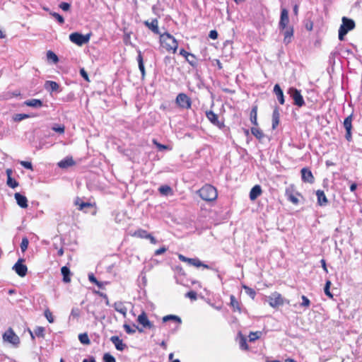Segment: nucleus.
I'll return each mask as SVG.
<instances>
[{"label":"nucleus","mask_w":362,"mask_h":362,"mask_svg":"<svg viewBox=\"0 0 362 362\" xmlns=\"http://www.w3.org/2000/svg\"><path fill=\"white\" fill-rule=\"evenodd\" d=\"M160 43L168 51L175 53L178 47L177 40L169 33L165 32L160 35Z\"/></svg>","instance_id":"f257e3e1"},{"label":"nucleus","mask_w":362,"mask_h":362,"mask_svg":"<svg viewBox=\"0 0 362 362\" xmlns=\"http://www.w3.org/2000/svg\"><path fill=\"white\" fill-rule=\"evenodd\" d=\"M199 197L204 201L212 202L216 199L218 193L216 189L211 185H205L197 192Z\"/></svg>","instance_id":"f03ea898"},{"label":"nucleus","mask_w":362,"mask_h":362,"mask_svg":"<svg viewBox=\"0 0 362 362\" xmlns=\"http://www.w3.org/2000/svg\"><path fill=\"white\" fill-rule=\"evenodd\" d=\"M342 23L339 29V40L342 41L344 36L355 28V22L351 18L343 17L341 19Z\"/></svg>","instance_id":"7ed1b4c3"},{"label":"nucleus","mask_w":362,"mask_h":362,"mask_svg":"<svg viewBox=\"0 0 362 362\" xmlns=\"http://www.w3.org/2000/svg\"><path fill=\"white\" fill-rule=\"evenodd\" d=\"M287 93L293 100V105L301 107L305 105V100L300 91L296 88L291 87L287 90Z\"/></svg>","instance_id":"20e7f679"},{"label":"nucleus","mask_w":362,"mask_h":362,"mask_svg":"<svg viewBox=\"0 0 362 362\" xmlns=\"http://www.w3.org/2000/svg\"><path fill=\"white\" fill-rule=\"evenodd\" d=\"M175 103L181 109L189 110L192 107L191 98L184 93H180L177 95Z\"/></svg>","instance_id":"39448f33"},{"label":"nucleus","mask_w":362,"mask_h":362,"mask_svg":"<svg viewBox=\"0 0 362 362\" xmlns=\"http://www.w3.org/2000/svg\"><path fill=\"white\" fill-rule=\"evenodd\" d=\"M90 34L82 35L78 33H73L69 35V40L77 45L81 46L89 42Z\"/></svg>","instance_id":"423d86ee"},{"label":"nucleus","mask_w":362,"mask_h":362,"mask_svg":"<svg viewBox=\"0 0 362 362\" xmlns=\"http://www.w3.org/2000/svg\"><path fill=\"white\" fill-rule=\"evenodd\" d=\"M3 339L16 346L20 344V339L11 328H8L3 334Z\"/></svg>","instance_id":"0eeeda50"},{"label":"nucleus","mask_w":362,"mask_h":362,"mask_svg":"<svg viewBox=\"0 0 362 362\" xmlns=\"http://www.w3.org/2000/svg\"><path fill=\"white\" fill-rule=\"evenodd\" d=\"M206 117L213 125L217 127L218 129H222L225 127L223 121H220L218 115L214 113L212 110L206 111Z\"/></svg>","instance_id":"6e6552de"},{"label":"nucleus","mask_w":362,"mask_h":362,"mask_svg":"<svg viewBox=\"0 0 362 362\" xmlns=\"http://www.w3.org/2000/svg\"><path fill=\"white\" fill-rule=\"evenodd\" d=\"M353 114L346 117L343 122V126L346 129L345 138L348 141L352 140L351 129H352Z\"/></svg>","instance_id":"1a4fd4ad"},{"label":"nucleus","mask_w":362,"mask_h":362,"mask_svg":"<svg viewBox=\"0 0 362 362\" xmlns=\"http://www.w3.org/2000/svg\"><path fill=\"white\" fill-rule=\"evenodd\" d=\"M178 258L180 261L187 262L189 265L194 266L196 267H203L204 268L209 269L207 264L202 262L198 258H188L182 255H179Z\"/></svg>","instance_id":"9d476101"},{"label":"nucleus","mask_w":362,"mask_h":362,"mask_svg":"<svg viewBox=\"0 0 362 362\" xmlns=\"http://www.w3.org/2000/svg\"><path fill=\"white\" fill-rule=\"evenodd\" d=\"M24 259L20 258L16 263L13 266V270L21 277H24L28 272V267L25 264H23Z\"/></svg>","instance_id":"9b49d317"},{"label":"nucleus","mask_w":362,"mask_h":362,"mask_svg":"<svg viewBox=\"0 0 362 362\" xmlns=\"http://www.w3.org/2000/svg\"><path fill=\"white\" fill-rule=\"evenodd\" d=\"M289 23L288 11L286 8H283L281 11L280 21L279 23V28L280 30H284Z\"/></svg>","instance_id":"f8f14e48"},{"label":"nucleus","mask_w":362,"mask_h":362,"mask_svg":"<svg viewBox=\"0 0 362 362\" xmlns=\"http://www.w3.org/2000/svg\"><path fill=\"white\" fill-rule=\"evenodd\" d=\"M268 303L270 306L276 308L282 305L284 301L281 295L277 292H274L268 296Z\"/></svg>","instance_id":"ddd939ff"},{"label":"nucleus","mask_w":362,"mask_h":362,"mask_svg":"<svg viewBox=\"0 0 362 362\" xmlns=\"http://www.w3.org/2000/svg\"><path fill=\"white\" fill-rule=\"evenodd\" d=\"M137 322L144 328L153 329L154 325L148 320L145 312H142L137 318Z\"/></svg>","instance_id":"4468645a"},{"label":"nucleus","mask_w":362,"mask_h":362,"mask_svg":"<svg viewBox=\"0 0 362 362\" xmlns=\"http://www.w3.org/2000/svg\"><path fill=\"white\" fill-rule=\"evenodd\" d=\"M303 182L313 184L315 182L314 176L311 170L308 168H303L300 170Z\"/></svg>","instance_id":"2eb2a0df"},{"label":"nucleus","mask_w":362,"mask_h":362,"mask_svg":"<svg viewBox=\"0 0 362 362\" xmlns=\"http://www.w3.org/2000/svg\"><path fill=\"white\" fill-rule=\"evenodd\" d=\"M180 54L184 57L192 66L196 67L197 66V62L194 54L185 51L184 49L180 50Z\"/></svg>","instance_id":"dca6fc26"},{"label":"nucleus","mask_w":362,"mask_h":362,"mask_svg":"<svg viewBox=\"0 0 362 362\" xmlns=\"http://www.w3.org/2000/svg\"><path fill=\"white\" fill-rule=\"evenodd\" d=\"M144 24L154 34L159 35L161 34L158 28V21L157 18L152 19L151 22H149L148 21H145L144 22Z\"/></svg>","instance_id":"f3484780"},{"label":"nucleus","mask_w":362,"mask_h":362,"mask_svg":"<svg viewBox=\"0 0 362 362\" xmlns=\"http://www.w3.org/2000/svg\"><path fill=\"white\" fill-rule=\"evenodd\" d=\"M284 35V43L285 45L289 44L293 37V28L292 26L286 27L284 30H281Z\"/></svg>","instance_id":"a211bd4d"},{"label":"nucleus","mask_w":362,"mask_h":362,"mask_svg":"<svg viewBox=\"0 0 362 362\" xmlns=\"http://www.w3.org/2000/svg\"><path fill=\"white\" fill-rule=\"evenodd\" d=\"M111 342L115 345L118 351H123L127 347V345L123 343L122 340L118 336H112L110 337Z\"/></svg>","instance_id":"6ab92c4d"},{"label":"nucleus","mask_w":362,"mask_h":362,"mask_svg":"<svg viewBox=\"0 0 362 362\" xmlns=\"http://www.w3.org/2000/svg\"><path fill=\"white\" fill-rule=\"evenodd\" d=\"M6 173L7 175V181H6L7 185L13 189L17 187L19 184L15 179L12 178V177H11L12 173H13L12 169H11V168L6 169Z\"/></svg>","instance_id":"aec40b11"},{"label":"nucleus","mask_w":362,"mask_h":362,"mask_svg":"<svg viewBox=\"0 0 362 362\" xmlns=\"http://www.w3.org/2000/svg\"><path fill=\"white\" fill-rule=\"evenodd\" d=\"M44 87L47 91L50 93L60 91L59 85L57 82L53 81H45Z\"/></svg>","instance_id":"412c9836"},{"label":"nucleus","mask_w":362,"mask_h":362,"mask_svg":"<svg viewBox=\"0 0 362 362\" xmlns=\"http://www.w3.org/2000/svg\"><path fill=\"white\" fill-rule=\"evenodd\" d=\"M14 197L19 206L23 209L28 207V199L25 196L17 192L14 194Z\"/></svg>","instance_id":"4be33fe9"},{"label":"nucleus","mask_w":362,"mask_h":362,"mask_svg":"<svg viewBox=\"0 0 362 362\" xmlns=\"http://www.w3.org/2000/svg\"><path fill=\"white\" fill-rule=\"evenodd\" d=\"M172 320L175 322H176V326L175 327L174 329L177 330L180 327V324L182 323V320L180 317L174 315H168L166 316H164L163 317V322H166L168 321Z\"/></svg>","instance_id":"5701e85b"},{"label":"nucleus","mask_w":362,"mask_h":362,"mask_svg":"<svg viewBox=\"0 0 362 362\" xmlns=\"http://www.w3.org/2000/svg\"><path fill=\"white\" fill-rule=\"evenodd\" d=\"M280 112L279 107L276 106L272 113V129H275L279 124Z\"/></svg>","instance_id":"b1692460"},{"label":"nucleus","mask_w":362,"mask_h":362,"mask_svg":"<svg viewBox=\"0 0 362 362\" xmlns=\"http://www.w3.org/2000/svg\"><path fill=\"white\" fill-rule=\"evenodd\" d=\"M262 190L259 185H255L250 192V199L252 201L255 200L258 197L262 194Z\"/></svg>","instance_id":"393cba45"},{"label":"nucleus","mask_w":362,"mask_h":362,"mask_svg":"<svg viewBox=\"0 0 362 362\" xmlns=\"http://www.w3.org/2000/svg\"><path fill=\"white\" fill-rule=\"evenodd\" d=\"M316 196L317 198V204L320 206H325L328 203V200L325 196L324 191L318 189L316 191Z\"/></svg>","instance_id":"a878e982"},{"label":"nucleus","mask_w":362,"mask_h":362,"mask_svg":"<svg viewBox=\"0 0 362 362\" xmlns=\"http://www.w3.org/2000/svg\"><path fill=\"white\" fill-rule=\"evenodd\" d=\"M274 93L276 95L277 100L281 105H284L285 100L284 93L279 84H276L274 87Z\"/></svg>","instance_id":"bb28decb"},{"label":"nucleus","mask_w":362,"mask_h":362,"mask_svg":"<svg viewBox=\"0 0 362 362\" xmlns=\"http://www.w3.org/2000/svg\"><path fill=\"white\" fill-rule=\"evenodd\" d=\"M75 164V161L72 157H66L58 163V166L61 168H67Z\"/></svg>","instance_id":"cd10ccee"},{"label":"nucleus","mask_w":362,"mask_h":362,"mask_svg":"<svg viewBox=\"0 0 362 362\" xmlns=\"http://www.w3.org/2000/svg\"><path fill=\"white\" fill-rule=\"evenodd\" d=\"M113 307L117 312L121 313L124 317H126L127 308L125 307L122 302H115L113 304Z\"/></svg>","instance_id":"c85d7f7f"},{"label":"nucleus","mask_w":362,"mask_h":362,"mask_svg":"<svg viewBox=\"0 0 362 362\" xmlns=\"http://www.w3.org/2000/svg\"><path fill=\"white\" fill-rule=\"evenodd\" d=\"M123 328L125 330V332L129 334H133L136 332V329H137L139 332H142L143 329H140L138 326H136L135 324H134L132 326H130L128 324H124Z\"/></svg>","instance_id":"c756f323"},{"label":"nucleus","mask_w":362,"mask_h":362,"mask_svg":"<svg viewBox=\"0 0 362 362\" xmlns=\"http://www.w3.org/2000/svg\"><path fill=\"white\" fill-rule=\"evenodd\" d=\"M25 105L33 107H41L43 105L42 101L39 99H30L25 101Z\"/></svg>","instance_id":"7c9ffc66"},{"label":"nucleus","mask_w":362,"mask_h":362,"mask_svg":"<svg viewBox=\"0 0 362 362\" xmlns=\"http://www.w3.org/2000/svg\"><path fill=\"white\" fill-rule=\"evenodd\" d=\"M137 62H138V64H139V69L141 74V76L144 78L145 76V67H144V60H143L141 52L140 50L138 51Z\"/></svg>","instance_id":"2f4dec72"},{"label":"nucleus","mask_w":362,"mask_h":362,"mask_svg":"<svg viewBox=\"0 0 362 362\" xmlns=\"http://www.w3.org/2000/svg\"><path fill=\"white\" fill-rule=\"evenodd\" d=\"M61 272L63 276V281L65 283H69L71 281L70 269L67 267L64 266L61 269Z\"/></svg>","instance_id":"473e14b6"},{"label":"nucleus","mask_w":362,"mask_h":362,"mask_svg":"<svg viewBox=\"0 0 362 362\" xmlns=\"http://www.w3.org/2000/svg\"><path fill=\"white\" fill-rule=\"evenodd\" d=\"M250 121L251 122L257 126V107H253L250 112Z\"/></svg>","instance_id":"72a5a7b5"},{"label":"nucleus","mask_w":362,"mask_h":362,"mask_svg":"<svg viewBox=\"0 0 362 362\" xmlns=\"http://www.w3.org/2000/svg\"><path fill=\"white\" fill-rule=\"evenodd\" d=\"M251 133L259 140L262 139L264 136L263 132L260 129L256 127L251 128Z\"/></svg>","instance_id":"f704fd0d"},{"label":"nucleus","mask_w":362,"mask_h":362,"mask_svg":"<svg viewBox=\"0 0 362 362\" xmlns=\"http://www.w3.org/2000/svg\"><path fill=\"white\" fill-rule=\"evenodd\" d=\"M158 192L163 194V195H168L169 194H171L172 193V188L167 185H161L159 188H158Z\"/></svg>","instance_id":"c9c22d12"},{"label":"nucleus","mask_w":362,"mask_h":362,"mask_svg":"<svg viewBox=\"0 0 362 362\" xmlns=\"http://www.w3.org/2000/svg\"><path fill=\"white\" fill-rule=\"evenodd\" d=\"M47 59L48 61H52L54 64H57L59 62L57 55L51 50L47 51Z\"/></svg>","instance_id":"e433bc0d"},{"label":"nucleus","mask_w":362,"mask_h":362,"mask_svg":"<svg viewBox=\"0 0 362 362\" xmlns=\"http://www.w3.org/2000/svg\"><path fill=\"white\" fill-rule=\"evenodd\" d=\"M78 339L83 344H89L90 343V341L89 339V337L86 333L80 334L78 335Z\"/></svg>","instance_id":"4c0bfd02"},{"label":"nucleus","mask_w":362,"mask_h":362,"mask_svg":"<svg viewBox=\"0 0 362 362\" xmlns=\"http://www.w3.org/2000/svg\"><path fill=\"white\" fill-rule=\"evenodd\" d=\"M148 235V233L145 230H143V229H139L137 230H136L134 233V235L136 236V237H138V238H147V236Z\"/></svg>","instance_id":"58836bf2"},{"label":"nucleus","mask_w":362,"mask_h":362,"mask_svg":"<svg viewBox=\"0 0 362 362\" xmlns=\"http://www.w3.org/2000/svg\"><path fill=\"white\" fill-rule=\"evenodd\" d=\"M45 329L43 327L38 326L35 329L34 333L36 337L44 338L45 337Z\"/></svg>","instance_id":"ea45409f"},{"label":"nucleus","mask_w":362,"mask_h":362,"mask_svg":"<svg viewBox=\"0 0 362 362\" xmlns=\"http://www.w3.org/2000/svg\"><path fill=\"white\" fill-rule=\"evenodd\" d=\"M76 204L78 206V209L83 210L86 207L92 206L91 204L89 202H83L80 199H78L76 201Z\"/></svg>","instance_id":"a19ab883"},{"label":"nucleus","mask_w":362,"mask_h":362,"mask_svg":"<svg viewBox=\"0 0 362 362\" xmlns=\"http://www.w3.org/2000/svg\"><path fill=\"white\" fill-rule=\"evenodd\" d=\"M153 144L158 148L159 151L170 150L171 148L169 146L161 144L157 141L156 139H153Z\"/></svg>","instance_id":"79ce46f5"},{"label":"nucleus","mask_w":362,"mask_h":362,"mask_svg":"<svg viewBox=\"0 0 362 362\" xmlns=\"http://www.w3.org/2000/svg\"><path fill=\"white\" fill-rule=\"evenodd\" d=\"M49 14L52 17H54L58 21V23L60 25H62V24L64 23V17L62 16H61L60 14H59L58 13L51 11L49 13Z\"/></svg>","instance_id":"37998d69"},{"label":"nucleus","mask_w":362,"mask_h":362,"mask_svg":"<svg viewBox=\"0 0 362 362\" xmlns=\"http://www.w3.org/2000/svg\"><path fill=\"white\" fill-rule=\"evenodd\" d=\"M332 283L329 280H327L325 283V286L324 288V291L326 296H327L329 298H332L333 295L331 293L329 288Z\"/></svg>","instance_id":"c03bdc74"},{"label":"nucleus","mask_w":362,"mask_h":362,"mask_svg":"<svg viewBox=\"0 0 362 362\" xmlns=\"http://www.w3.org/2000/svg\"><path fill=\"white\" fill-rule=\"evenodd\" d=\"M103 362H117L115 358L110 353L104 354L103 356Z\"/></svg>","instance_id":"a18cd8bd"},{"label":"nucleus","mask_w":362,"mask_h":362,"mask_svg":"<svg viewBox=\"0 0 362 362\" xmlns=\"http://www.w3.org/2000/svg\"><path fill=\"white\" fill-rule=\"evenodd\" d=\"M243 289L249 296H250L252 299L255 298L256 292L253 288H251L247 286H243Z\"/></svg>","instance_id":"49530a36"},{"label":"nucleus","mask_w":362,"mask_h":362,"mask_svg":"<svg viewBox=\"0 0 362 362\" xmlns=\"http://www.w3.org/2000/svg\"><path fill=\"white\" fill-rule=\"evenodd\" d=\"M28 244H29V240H28V238L23 237L22 238V241H21V243L20 245L22 252H24L28 249Z\"/></svg>","instance_id":"de8ad7c7"},{"label":"nucleus","mask_w":362,"mask_h":362,"mask_svg":"<svg viewBox=\"0 0 362 362\" xmlns=\"http://www.w3.org/2000/svg\"><path fill=\"white\" fill-rule=\"evenodd\" d=\"M262 334L261 332H250L249 334L250 341H255L258 339Z\"/></svg>","instance_id":"09e8293b"},{"label":"nucleus","mask_w":362,"mask_h":362,"mask_svg":"<svg viewBox=\"0 0 362 362\" xmlns=\"http://www.w3.org/2000/svg\"><path fill=\"white\" fill-rule=\"evenodd\" d=\"M44 315L49 323L54 322V317L49 309L45 310Z\"/></svg>","instance_id":"8fccbe9b"},{"label":"nucleus","mask_w":362,"mask_h":362,"mask_svg":"<svg viewBox=\"0 0 362 362\" xmlns=\"http://www.w3.org/2000/svg\"><path fill=\"white\" fill-rule=\"evenodd\" d=\"M230 305L234 308V310H240L239 303L235 299L234 296H230Z\"/></svg>","instance_id":"3c124183"},{"label":"nucleus","mask_w":362,"mask_h":362,"mask_svg":"<svg viewBox=\"0 0 362 362\" xmlns=\"http://www.w3.org/2000/svg\"><path fill=\"white\" fill-rule=\"evenodd\" d=\"M81 315V310L78 308H73L71 311L70 317L78 318Z\"/></svg>","instance_id":"603ef678"},{"label":"nucleus","mask_w":362,"mask_h":362,"mask_svg":"<svg viewBox=\"0 0 362 362\" xmlns=\"http://www.w3.org/2000/svg\"><path fill=\"white\" fill-rule=\"evenodd\" d=\"M301 299H302V303L300 304L301 306L305 307V308H308V307L310 306V300L305 296L303 295L301 296Z\"/></svg>","instance_id":"864d4df0"},{"label":"nucleus","mask_w":362,"mask_h":362,"mask_svg":"<svg viewBox=\"0 0 362 362\" xmlns=\"http://www.w3.org/2000/svg\"><path fill=\"white\" fill-rule=\"evenodd\" d=\"M20 164L26 169L33 170V165H32L31 162L21 160V161H20Z\"/></svg>","instance_id":"5fc2aeb1"},{"label":"nucleus","mask_w":362,"mask_h":362,"mask_svg":"<svg viewBox=\"0 0 362 362\" xmlns=\"http://www.w3.org/2000/svg\"><path fill=\"white\" fill-rule=\"evenodd\" d=\"M59 7L64 11H68L71 8V4L67 2H62Z\"/></svg>","instance_id":"6e6d98bb"},{"label":"nucleus","mask_w":362,"mask_h":362,"mask_svg":"<svg viewBox=\"0 0 362 362\" xmlns=\"http://www.w3.org/2000/svg\"><path fill=\"white\" fill-rule=\"evenodd\" d=\"M64 126L63 125H58V126H54L52 127V130H54V132H58L59 134H63L64 133Z\"/></svg>","instance_id":"4d7b16f0"},{"label":"nucleus","mask_w":362,"mask_h":362,"mask_svg":"<svg viewBox=\"0 0 362 362\" xmlns=\"http://www.w3.org/2000/svg\"><path fill=\"white\" fill-rule=\"evenodd\" d=\"M29 115L26 114H17L14 118L16 121H21L26 118H28Z\"/></svg>","instance_id":"13d9d810"},{"label":"nucleus","mask_w":362,"mask_h":362,"mask_svg":"<svg viewBox=\"0 0 362 362\" xmlns=\"http://www.w3.org/2000/svg\"><path fill=\"white\" fill-rule=\"evenodd\" d=\"M185 296H186V297H188L192 300H195L197 298V293L193 291L187 292Z\"/></svg>","instance_id":"bf43d9fd"},{"label":"nucleus","mask_w":362,"mask_h":362,"mask_svg":"<svg viewBox=\"0 0 362 362\" xmlns=\"http://www.w3.org/2000/svg\"><path fill=\"white\" fill-rule=\"evenodd\" d=\"M167 250V248L165 247H162L155 251L154 255L156 256L160 255L163 254Z\"/></svg>","instance_id":"052dcab7"},{"label":"nucleus","mask_w":362,"mask_h":362,"mask_svg":"<svg viewBox=\"0 0 362 362\" xmlns=\"http://www.w3.org/2000/svg\"><path fill=\"white\" fill-rule=\"evenodd\" d=\"M209 37L211 39H212V40L217 39V37H218V33H217V31L215 30H211L209 34Z\"/></svg>","instance_id":"680f3d73"},{"label":"nucleus","mask_w":362,"mask_h":362,"mask_svg":"<svg viewBox=\"0 0 362 362\" xmlns=\"http://www.w3.org/2000/svg\"><path fill=\"white\" fill-rule=\"evenodd\" d=\"M88 279L92 283L98 284L97 279L95 277L94 274L92 273L88 274Z\"/></svg>","instance_id":"e2e57ef3"},{"label":"nucleus","mask_w":362,"mask_h":362,"mask_svg":"<svg viewBox=\"0 0 362 362\" xmlns=\"http://www.w3.org/2000/svg\"><path fill=\"white\" fill-rule=\"evenodd\" d=\"M146 239H148L152 244L157 243L156 239L153 235H151L150 233H148Z\"/></svg>","instance_id":"0e129e2a"},{"label":"nucleus","mask_w":362,"mask_h":362,"mask_svg":"<svg viewBox=\"0 0 362 362\" xmlns=\"http://www.w3.org/2000/svg\"><path fill=\"white\" fill-rule=\"evenodd\" d=\"M320 262H321L322 267L323 268L324 271L326 273H328V270H327V264H326L325 260L324 259H321Z\"/></svg>","instance_id":"69168bd1"},{"label":"nucleus","mask_w":362,"mask_h":362,"mask_svg":"<svg viewBox=\"0 0 362 362\" xmlns=\"http://www.w3.org/2000/svg\"><path fill=\"white\" fill-rule=\"evenodd\" d=\"M356 188H357V185L355 182H352L350 185V191L351 192H354L356 191Z\"/></svg>","instance_id":"338daca9"},{"label":"nucleus","mask_w":362,"mask_h":362,"mask_svg":"<svg viewBox=\"0 0 362 362\" xmlns=\"http://www.w3.org/2000/svg\"><path fill=\"white\" fill-rule=\"evenodd\" d=\"M82 362H96V361L93 356H90L88 358L83 359Z\"/></svg>","instance_id":"774afa93"}]
</instances>
